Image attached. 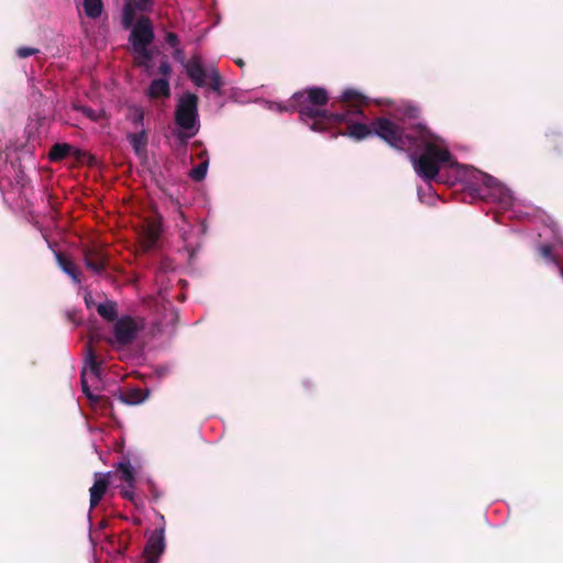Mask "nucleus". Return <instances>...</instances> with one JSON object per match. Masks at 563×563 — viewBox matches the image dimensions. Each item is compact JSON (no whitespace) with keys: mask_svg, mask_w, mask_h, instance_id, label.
Returning a JSON list of instances; mask_svg holds the SVG:
<instances>
[{"mask_svg":"<svg viewBox=\"0 0 563 563\" xmlns=\"http://www.w3.org/2000/svg\"><path fill=\"white\" fill-rule=\"evenodd\" d=\"M108 474H98L92 487L90 488V507L93 508L103 497L108 488Z\"/></svg>","mask_w":563,"mask_h":563,"instance_id":"11","label":"nucleus"},{"mask_svg":"<svg viewBox=\"0 0 563 563\" xmlns=\"http://www.w3.org/2000/svg\"><path fill=\"white\" fill-rule=\"evenodd\" d=\"M86 265L89 269H91L96 274H101V272L104 268L102 261H92V260L87 258Z\"/></svg>","mask_w":563,"mask_h":563,"instance_id":"24","label":"nucleus"},{"mask_svg":"<svg viewBox=\"0 0 563 563\" xmlns=\"http://www.w3.org/2000/svg\"><path fill=\"white\" fill-rule=\"evenodd\" d=\"M172 71V68L169 66V64L167 62H162L161 65H159V73L163 75V76H168Z\"/></svg>","mask_w":563,"mask_h":563,"instance_id":"27","label":"nucleus"},{"mask_svg":"<svg viewBox=\"0 0 563 563\" xmlns=\"http://www.w3.org/2000/svg\"><path fill=\"white\" fill-rule=\"evenodd\" d=\"M418 196L420 199H422V189L421 188L418 189Z\"/></svg>","mask_w":563,"mask_h":563,"instance_id":"29","label":"nucleus"},{"mask_svg":"<svg viewBox=\"0 0 563 563\" xmlns=\"http://www.w3.org/2000/svg\"><path fill=\"white\" fill-rule=\"evenodd\" d=\"M115 476L120 479L122 484L125 485L121 489L122 495L128 499H132L135 483V474L134 468L129 460L124 459L118 463Z\"/></svg>","mask_w":563,"mask_h":563,"instance_id":"9","label":"nucleus"},{"mask_svg":"<svg viewBox=\"0 0 563 563\" xmlns=\"http://www.w3.org/2000/svg\"><path fill=\"white\" fill-rule=\"evenodd\" d=\"M56 260L63 272L71 277L75 283H79L77 267L60 253L56 254Z\"/></svg>","mask_w":563,"mask_h":563,"instance_id":"14","label":"nucleus"},{"mask_svg":"<svg viewBox=\"0 0 563 563\" xmlns=\"http://www.w3.org/2000/svg\"><path fill=\"white\" fill-rule=\"evenodd\" d=\"M71 151V146L66 143H56L53 145L51 152H49V158L52 161H60L65 158Z\"/></svg>","mask_w":563,"mask_h":563,"instance_id":"18","label":"nucleus"},{"mask_svg":"<svg viewBox=\"0 0 563 563\" xmlns=\"http://www.w3.org/2000/svg\"><path fill=\"white\" fill-rule=\"evenodd\" d=\"M175 119L177 125L183 130L181 137L190 139L198 133V97L196 95L186 92L179 98Z\"/></svg>","mask_w":563,"mask_h":563,"instance_id":"4","label":"nucleus"},{"mask_svg":"<svg viewBox=\"0 0 563 563\" xmlns=\"http://www.w3.org/2000/svg\"><path fill=\"white\" fill-rule=\"evenodd\" d=\"M236 63H238L240 66H242V65H243L242 60H238Z\"/></svg>","mask_w":563,"mask_h":563,"instance_id":"30","label":"nucleus"},{"mask_svg":"<svg viewBox=\"0 0 563 563\" xmlns=\"http://www.w3.org/2000/svg\"><path fill=\"white\" fill-rule=\"evenodd\" d=\"M541 256L548 262L552 263L558 267L560 275L563 277V271L559 267L555 256L552 254V247L550 245H542L539 249Z\"/></svg>","mask_w":563,"mask_h":563,"instance_id":"21","label":"nucleus"},{"mask_svg":"<svg viewBox=\"0 0 563 563\" xmlns=\"http://www.w3.org/2000/svg\"><path fill=\"white\" fill-rule=\"evenodd\" d=\"M153 0H125L122 10V24L125 29L132 26L137 12H147L152 9Z\"/></svg>","mask_w":563,"mask_h":563,"instance_id":"8","label":"nucleus"},{"mask_svg":"<svg viewBox=\"0 0 563 563\" xmlns=\"http://www.w3.org/2000/svg\"><path fill=\"white\" fill-rule=\"evenodd\" d=\"M38 52V49L36 48H32V47H20L18 51H16V54L20 58H26L33 54H36Z\"/></svg>","mask_w":563,"mask_h":563,"instance_id":"25","label":"nucleus"},{"mask_svg":"<svg viewBox=\"0 0 563 563\" xmlns=\"http://www.w3.org/2000/svg\"><path fill=\"white\" fill-rule=\"evenodd\" d=\"M120 398L124 404L139 405L145 400L146 396L141 389L135 388L128 390L125 394L121 395Z\"/></svg>","mask_w":563,"mask_h":563,"instance_id":"17","label":"nucleus"},{"mask_svg":"<svg viewBox=\"0 0 563 563\" xmlns=\"http://www.w3.org/2000/svg\"><path fill=\"white\" fill-rule=\"evenodd\" d=\"M101 377V364L97 361L91 349L88 350L86 364L81 371V390L92 402L99 400V396L93 394L91 389H98Z\"/></svg>","mask_w":563,"mask_h":563,"instance_id":"6","label":"nucleus"},{"mask_svg":"<svg viewBox=\"0 0 563 563\" xmlns=\"http://www.w3.org/2000/svg\"><path fill=\"white\" fill-rule=\"evenodd\" d=\"M342 99L345 102H354L355 104L351 106V108L344 112H329L323 109L328 102V93L323 88L318 87L294 93L290 107H284L276 102L266 103L268 104V109L278 112L288 111L290 108L296 109L299 112L301 121L305 122L310 130L316 132H322L335 124L346 123L347 131L341 134L357 141L376 134L391 147L399 151H410L416 144L417 125L409 132H405L404 128H400L386 118H379L373 121L371 125L355 122L354 118L362 114L360 107L365 103L366 98L360 91L349 88L342 92Z\"/></svg>","mask_w":563,"mask_h":563,"instance_id":"1","label":"nucleus"},{"mask_svg":"<svg viewBox=\"0 0 563 563\" xmlns=\"http://www.w3.org/2000/svg\"><path fill=\"white\" fill-rule=\"evenodd\" d=\"M417 112H418V111H417V109H410V110H409V112H408V115H409L410 118H416V113H417Z\"/></svg>","mask_w":563,"mask_h":563,"instance_id":"28","label":"nucleus"},{"mask_svg":"<svg viewBox=\"0 0 563 563\" xmlns=\"http://www.w3.org/2000/svg\"><path fill=\"white\" fill-rule=\"evenodd\" d=\"M154 38V30L152 22L148 18H141L137 20L132 29L130 35V42L135 53L136 63L140 66L150 68L152 60V52L148 49V45Z\"/></svg>","mask_w":563,"mask_h":563,"instance_id":"3","label":"nucleus"},{"mask_svg":"<svg viewBox=\"0 0 563 563\" xmlns=\"http://www.w3.org/2000/svg\"><path fill=\"white\" fill-rule=\"evenodd\" d=\"M84 10L87 16L96 19L100 16L102 12L101 0H84Z\"/></svg>","mask_w":563,"mask_h":563,"instance_id":"16","label":"nucleus"},{"mask_svg":"<svg viewBox=\"0 0 563 563\" xmlns=\"http://www.w3.org/2000/svg\"><path fill=\"white\" fill-rule=\"evenodd\" d=\"M147 240L151 244H154L159 235V227L156 223H150L147 227Z\"/></svg>","mask_w":563,"mask_h":563,"instance_id":"23","label":"nucleus"},{"mask_svg":"<svg viewBox=\"0 0 563 563\" xmlns=\"http://www.w3.org/2000/svg\"><path fill=\"white\" fill-rule=\"evenodd\" d=\"M74 108L76 110L82 112L91 121H99L103 115V111H101V110H93L88 107H78V106H75Z\"/></svg>","mask_w":563,"mask_h":563,"instance_id":"22","label":"nucleus"},{"mask_svg":"<svg viewBox=\"0 0 563 563\" xmlns=\"http://www.w3.org/2000/svg\"><path fill=\"white\" fill-rule=\"evenodd\" d=\"M209 162L208 159L202 161L197 167L192 168L189 172V176L195 181H201L205 179L208 170Z\"/></svg>","mask_w":563,"mask_h":563,"instance_id":"19","label":"nucleus"},{"mask_svg":"<svg viewBox=\"0 0 563 563\" xmlns=\"http://www.w3.org/2000/svg\"><path fill=\"white\" fill-rule=\"evenodd\" d=\"M416 144L410 150H416L409 154V159L416 174L427 183L433 180L442 168H454L456 170L455 179L467 183L473 186L482 183L484 186L493 188L497 180L492 176L484 174L466 165L459 164L448 150L443 139L433 134L424 125L417 124ZM426 195L432 191L430 184L427 185Z\"/></svg>","mask_w":563,"mask_h":563,"instance_id":"2","label":"nucleus"},{"mask_svg":"<svg viewBox=\"0 0 563 563\" xmlns=\"http://www.w3.org/2000/svg\"><path fill=\"white\" fill-rule=\"evenodd\" d=\"M166 42L173 46V47H176L178 45V37L175 33H168L166 35Z\"/></svg>","mask_w":563,"mask_h":563,"instance_id":"26","label":"nucleus"},{"mask_svg":"<svg viewBox=\"0 0 563 563\" xmlns=\"http://www.w3.org/2000/svg\"><path fill=\"white\" fill-rule=\"evenodd\" d=\"M128 140L137 156L145 155L147 140L144 129H141L140 131L134 133H129Z\"/></svg>","mask_w":563,"mask_h":563,"instance_id":"13","label":"nucleus"},{"mask_svg":"<svg viewBox=\"0 0 563 563\" xmlns=\"http://www.w3.org/2000/svg\"><path fill=\"white\" fill-rule=\"evenodd\" d=\"M170 89L169 82L166 78L155 79L151 82L147 96L152 99L169 97Z\"/></svg>","mask_w":563,"mask_h":563,"instance_id":"12","label":"nucleus"},{"mask_svg":"<svg viewBox=\"0 0 563 563\" xmlns=\"http://www.w3.org/2000/svg\"><path fill=\"white\" fill-rule=\"evenodd\" d=\"M175 57L184 65L188 77L198 86L203 87L207 85V77L210 78V87L213 91L220 92L222 87V79L219 71L211 67L209 74L206 71L202 65V60L199 56H192L189 60L185 62L183 52L177 49Z\"/></svg>","mask_w":563,"mask_h":563,"instance_id":"5","label":"nucleus"},{"mask_svg":"<svg viewBox=\"0 0 563 563\" xmlns=\"http://www.w3.org/2000/svg\"><path fill=\"white\" fill-rule=\"evenodd\" d=\"M143 328L144 322L142 319L122 316L113 325V344L118 346L130 344Z\"/></svg>","mask_w":563,"mask_h":563,"instance_id":"7","label":"nucleus"},{"mask_svg":"<svg viewBox=\"0 0 563 563\" xmlns=\"http://www.w3.org/2000/svg\"><path fill=\"white\" fill-rule=\"evenodd\" d=\"M165 549L164 530L161 529L156 534H153L146 544L145 551L150 556L151 563H157L158 556Z\"/></svg>","mask_w":563,"mask_h":563,"instance_id":"10","label":"nucleus"},{"mask_svg":"<svg viewBox=\"0 0 563 563\" xmlns=\"http://www.w3.org/2000/svg\"><path fill=\"white\" fill-rule=\"evenodd\" d=\"M97 311L103 319L112 321L117 317V305L113 301H104L98 305Z\"/></svg>","mask_w":563,"mask_h":563,"instance_id":"15","label":"nucleus"},{"mask_svg":"<svg viewBox=\"0 0 563 563\" xmlns=\"http://www.w3.org/2000/svg\"><path fill=\"white\" fill-rule=\"evenodd\" d=\"M144 113L141 108L133 107L129 112V120L134 124L135 129H143Z\"/></svg>","mask_w":563,"mask_h":563,"instance_id":"20","label":"nucleus"}]
</instances>
